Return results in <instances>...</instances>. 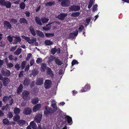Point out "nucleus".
I'll use <instances>...</instances> for the list:
<instances>
[{"instance_id":"obj_1","label":"nucleus","mask_w":129,"mask_h":129,"mask_svg":"<svg viewBox=\"0 0 129 129\" xmlns=\"http://www.w3.org/2000/svg\"><path fill=\"white\" fill-rule=\"evenodd\" d=\"M13 96L10 95L9 96H4L3 99V101L5 103H7L9 102V105H11L13 103L14 101L12 98Z\"/></svg>"},{"instance_id":"obj_2","label":"nucleus","mask_w":129,"mask_h":129,"mask_svg":"<svg viewBox=\"0 0 129 129\" xmlns=\"http://www.w3.org/2000/svg\"><path fill=\"white\" fill-rule=\"evenodd\" d=\"M53 109L48 106H45V110L44 111V114L46 116L48 115H52L54 113Z\"/></svg>"},{"instance_id":"obj_3","label":"nucleus","mask_w":129,"mask_h":129,"mask_svg":"<svg viewBox=\"0 0 129 129\" xmlns=\"http://www.w3.org/2000/svg\"><path fill=\"white\" fill-rule=\"evenodd\" d=\"M21 37L22 38L26 40L29 44H33L36 41V38L35 37H32L31 39L30 38L23 35H22Z\"/></svg>"},{"instance_id":"obj_4","label":"nucleus","mask_w":129,"mask_h":129,"mask_svg":"<svg viewBox=\"0 0 129 129\" xmlns=\"http://www.w3.org/2000/svg\"><path fill=\"white\" fill-rule=\"evenodd\" d=\"M30 91L26 90L23 91L22 94V98L24 100H28L30 99L29 94Z\"/></svg>"},{"instance_id":"obj_5","label":"nucleus","mask_w":129,"mask_h":129,"mask_svg":"<svg viewBox=\"0 0 129 129\" xmlns=\"http://www.w3.org/2000/svg\"><path fill=\"white\" fill-rule=\"evenodd\" d=\"M0 5L5 6L7 8H10L11 6V4L9 1H6L5 0H0Z\"/></svg>"},{"instance_id":"obj_6","label":"nucleus","mask_w":129,"mask_h":129,"mask_svg":"<svg viewBox=\"0 0 129 129\" xmlns=\"http://www.w3.org/2000/svg\"><path fill=\"white\" fill-rule=\"evenodd\" d=\"M62 121L65 123L67 122L70 125H71L73 123L71 117L68 115H66L65 117L63 119Z\"/></svg>"},{"instance_id":"obj_7","label":"nucleus","mask_w":129,"mask_h":129,"mask_svg":"<svg viewBox=\"0 0 129 129\" xmlns=\"http://www.w3.org/2000/svg\"><path fill=\"white\" fill-rule=\"evenodd\" d=\"M52 85L51 81L50 80H46L44 83V86L45 89L50 88Z\"/></svg>"},{"instance_id":"obj_8","label":"nucleus","mask_w":129,"mask_h":129,"mask_svg":"<svg viewBox=\"0 0 129 129\" xmlns=\"http://www.w3.org/2000/svg\"><path fill=\"white\" fill-rule=\"evenodd\" d=\"M59 2L62 1L61 3V5L63 7H68L70 4V0H58Z\"/></svg>"},{"instance_id":"obj_9","label":"nucleus","mask_w":129,"mask_h":129,"mask_svg":"<svg viewBox=\"0 0 129 129\" xmlns=\"http://www.w3.org/2000/svg\"><path fill=\"white\" fill-rule=\"evenodd\" d=\"M80 9V7L78 5H72L69 7L70 10L72 11H78Z\"/></svg>"},{"instance_id":"obj_10","label":"nucleus","mask_w":129,"mask_h":129,"mask_svg":"<svg viewBox=\"0 0 129 129\" xmlns=\"http://www.w3.org/2000/svg\"><path fill=\"white\" fill-rule=\"evenodd\" d=\"M4 26L6 29H11L12 28V26L11 23L7 21H5L4 22Z\"/></svg>"},{"instance_id":"obj_11","label":"nucleus","mask_w":129,"mask_h":129,"mask_svg":"<svg viewBox=\"0 0 129 129\" xmlns=\"http://www.w3.org/2000/svg\"><path fill=\"white\" fill-rule=\"evenodd\" d=\"M32 112V109L30 107H27L23 110V113L25 115H28L31 114Z\"/></svg>"},{"instance_id":"obj_12","label":"nucleus","mask_w":129,"mask_h":129,"mask_svg":"<svg viewBox=\"0 0 129 129\" xmlns=\"http://www.w3.org/2000/svg\"><path fill=\"white\" fill-rule=\"evenodd\" d=\"M1 72L3 76L6 77H9L11 75V73L10 71L7 70L5 71L3 69L1 71Z\"/></svg>"},{"instance_id":"obj_13","label":"nucleus","mask_w":129,"mask_h":129,"mask_svg":"<svg viewBox=\"0 0 129 129\" xmlns=\"http://www.w3.org/2000/svg\"><path fill=\"white\" fill-rule=\"evenodd\" d=\"M42 115L40 114H37L35 117L34 120L37 123H40L41 120Z\"/></svg>"},{"instance_id":"obj_14","label":"nucleus","mask_w":129,"mask_h":129,"mask_svg":"<svg viewBox=\"0 0 129 129\" xmlns=\"http://www.w3.org/2000/svg\"><path fill=\"white\" fill-rule=\"evenodd\" d=\"M67 14L66 13H60L58 16L56 17V18H58L60 20H63L64 19L65 17L67 16Z\"/></svg>"},{"instance_id":"obj_15","label":"nucleus","mask_w":129,"mask_h":129,"mask_svg":"<svg viewBox=\"0 0 129 129\" xmlns=\"http://www.w3.org/2000/svg\"><path fill=\"white\" fill-rule=\"evenodd\" d=\"M4 86L6 87L9 84L10 82L9 79L7 77H5L2 81Z\"/></svg>"},{"instance_id":"obj_16","label":"nucleus","mask_w":129,"mask_h":129,"mask_svg":"<svg viewBox=\"0 0 129 129\" xmlns=\"http://www.w3.org/2000/svg\"><path fill=\"white\" fill-rule=\"evenodd\" d=\"M44 79L43 78H38L36 80V84L37 85H41L43 83Z\"/></svg>"},{"instance_id":"obj_17","label":"nucleus","mask_w":129,"mask_h":129,"mask_svg":"<svg viewBox=\"0 0 129 129\" xmlns=\"http://www.w3.org/2000/svg\"><path fill=\"white\" fill-rule=\"evenodd\" d=\"M46 72L48 75H50L51 78H53L54 76V74L53 73V71L49 67H47L46 69Z\"/></svg>"},{"instance_id":"obj_18","label":"nucleus","mask_w":129,"mask_h":129,"mask_svg":"<svg viewBox=\"0 0 129 129\" xmlns=\"http://www.w3.org/2000/svg\"><path fill=\"white\" fill-rule=\"evenodd\" d=\"M41 107V104H38L35 105L33 107V111L34 112H36L39 110Z\"/></svg>"},{"instance_id":"obj_19","label":"nucleus","mask_w":129,"mask_h":129,"mask_svg":"<svg viewBox=\"0 0 129 129\" xmlns=\"http://www.w3.org/2000/svg\"><path fill=\"white\" fill-rule=\"evenodd\" d=\"M47 67L46 64L45 63H42L41 64L40 70L42 72H44L46 69H47Z\"/></svg>"},{"instance_id":"obj_20","label":"nucleus","mask_w":129,"mask_h":129,"mask_svg":"<svg viewBox=\"0 0 129 129\" xmlns=\"http://www.w3.org/2000/svg\"><path fill=\"white\" fill-rule=\"evenodd\" d=\"M15 38L14 40V42L13 43V44H16L18 42H20L21 41V39L20 38L19 36H14Z\"/></svg>"},{"instance_id":"obj_21","label":"nucleus","mask_w":129,"mask_h":129,"mask_svg":"<svg viewBox=\"0 0 129 129\" xmlns=\"http://www.w3.org/2000/svg\"><path fill=\"white\" fill-rule=\"evenodd\" d=\"M30 80L29 78H26L24 80L23 84L25 86H28L29 84Z\"/></svg>"},{"instance_id":"obj_22","label":"nucleus","mask_w":129,"mask_h":129,"mask_svg":"<svg viewBox=\"0 0 129 129\" xmlns=\"http://www.w3.org/2000/svg\"><path fill=\"white\" fill-rule=\"evenodd\" d=\"M51 106L53 108V110H54L53 112L54 113L55 112H56L58 109L57 106L55 104V101H54V102L53 101L52 102Z\"/></svg>"},{"instance_id":"obj_23","label":"nucleus","mask_w":129,"mask_h":129,"mask_svg":"<svg viewBox=\"0 0 129 129\" xmlns=\"http://www.w3.org/2000/svg\"><path fill=\"white\" fill-rule=\"evenodd\" d=\"M19 21L21 24H23L24 25L27 24H28L27 21L25 18H20Z\"/></svg>"},{"instance_id":"obj_24","label":"nucleus","mask_w":129,"mask_h":129,"mask_svg":"<svg viewBox=\"0 0 129 129\" xmlns=\"http://www.w3.org/2000/svg\"><path fill=\"white\" fill-rule=\"evenodd\" d=\"M23 86L22 84H20L17 89V93L18 94H20L22 92Z\"/></svg>"},{"instance_id":"obj_25","label":"nucleus","mask_w":129,"mask_h":129,"mask_svg":"<svg viewBox=\"0 0 129 129\" xmlns=\"http://www.w3.org/2000/svg\"><path fill=\"white\" fill-rule=\"evenodd\" d=\"M41 20L40 18L37 16L35 17V21L36 23L37 24L40 26L42 25V24L41 22Z\"/></svg>"},{"instance_id":"obj_26","label":"nucleus","mask_w":129,"mask_h":129,"mask_svg":"<svg viewBox=\"0 0 129 129\" xmlns=\"http://www.w3.org/2000/svg\"><path fill=\"white\" fill-rule=\"evenodd\" d=\"M29 29L31 35L34 36H35L36 35V34L33 26H29Z\"/></svg>"},{"instance_id":"obj_27","label":"nucleus","mask_w":129,"mask_h":129,"mask_svg":"<svg viewBox=\"0 0 129 129\" xmlns=\"http://www.w3.org/2000/svg\"><path fill=\"white\" fill-rule=\"evenodd\" d=\"M89 85H90L87 84L85 86L84 88L81 89V91L82 92H85L88 91L90 89Z\"/></svg>"},{"instance_id":"obj_28","label":"nucleus","mask_w":129,"mask_h":129,"mask_svg":"<svg viewBox=\"0 0 129 129\" xmlns=\"http://www.w3.org/2000/svg\"><path fill=\"white\" fill-rule=\"evenodd\" d=\"M55 61L56 64L58 66H61L63 63L61 60L58 58H56L55 59Z\"/></svg>"},{"instance_id":"obj_29","label":"nucleus","mask_w":129,"mask_h":129,"mask_svg":"<svg viewBox=\"0 0 129 129\" xmlns=\"http://www.w3.org/2000/svg\"><path fill=\"white\" fill-rule=\"evenodd\" d=\"M80 12H73L70 15V16L73 18L78 17L80 15Z\"/></svg>"},{"instance_id":"obj_30","label":"nucleus","mask_w":129,"mask_h":129,"mask_svg":"<svg viewBox=\"0 0 129 129\" xmlns=\"http://www.w3.org/2000/svg\"><path fill=\"white\" fill-rule=\"evenodd\" d=\"M30 125L33 129H37V125L34 121H31L30 123Z\"/></svg>"},{"instance_id":"obj_31","label":"nucleus","mask_w":129,"mask_h":129,"mask_svg":"<svg viewBox=\"0 0 129 129\" xmlns=\"http://www.w3.org/2000/svg\"><path fill=\"white\" fill-rule=\"evenodd\" d=\"M39 101V100L38 98L35 97L31 99V102L32 104L35 105L37 104Z\"/></svg>"},{"instance_id":"obj_32","label":"nucleus","mask_w":129,"mask_h":129,"mask_svg":"<svg viewBox=\"0 0 129 129\" xmlns=\"http://www.w3.org/2000/svg\"><path fill=\"white\" fill-rule=\"evenodd\" d=\"M20 109L17 107L14 108L13 110L14 114L15 115H19L20 112Z\"/></svg>"},{"instance_id":"obj_33","label":"nucleus","mask_w":129,"mask_h":129,"mask_svg":"<svg viewBox=\"0 0 129 129\" xmlns=\"http://www.w3.org/2000/svg\"><path fill=\"white\" fill-rule=\"evenodd\" d=\"M26 123V121L25 120L22 119L19 120L18 122V124L20 126H22L25 125Z\"/></svg>"},{"instance_id":"obj_34","label":"nucleus","mask_w":129,"mask_h":129,"mask_svg":"<svg viewBox=\"0 0 129 129\" xmlns=\"http://www.w3.org/2000/svg\"><path fill=\"white\" fill-rule=\"evenodd\" d=\"M20 116L19 115H15L13 117L14 120L16 122H18L20 120Z\"/></svg>"},{"instance_id":"obj_35","label":"nucleus","mask_w":129,"mask_h":129,"mask_svg":"<svg viewBox=\"0 0 129 129\" xmlns=\"http://www.w3.org/2000/svg\"><path fill=\"white\" fill-rule=\"evenodd\" d=\"M37 34L40 37L43 38L45 37L44 35L42 32L39 30H37Z\"/></svg>"},{"instance_id":"obj_36","label":"nucleus","mask_w":129,"mask_h":129,"mask_svg":"<svg viewBox=\"0 0 129 129\" xmlns=\"http://www.w3.org/2000/svg\"><path fill=\"white\" fill-rule=\"evenodd\" d=\"M51 23H50L48 24H47L46 25L47 27H43V29L46 31L49 30L51 29V26H48L49 25H51Z\"/></svg>"},{"instance_id":"obj_37","label":"nucleus","mask_w":129,"mask_h":129,"mask_svg":"<svg viewBox=\"0 0 129 129\" xmlns=\"http://www.w3.org/2000/svg\"><path fill=\"white\" fill-rule=\"evenodd\" d=\"M56 57H54L53 56L50 55V57L49 58L48 60V63L51 62H52L53 60H55V59Z\"/></svg>"},{"instance_id":"obj_38","label":"nucleus","mask_w":129,"mask_h":129,"mask_svg":"<svg viewBox=\"0 0 129 129\" xmlns=\"http://www.w3.org/2000/svg\"><path fill=\"white\" fill-rule=\"evenodd\" d=\"M53 43L50 40H46L45 41V44L47 46H49L52 44Z\"/></svg>"},{"instance_id":"obj_39","label":"nucleus","mask_w":129,"mask_h":129,"mask_svg":"<svg viewBox=\"0 0 129 129\" xmlns=\"http://www.w3.org/2000/svg\"><path fill=\"white\" fill-rule=\"evenodd\" d=\"M49 20V19L45 17L41 18V21L43 23H45L47 22Z\"/></svg>"},{"instance_id":"obj_40","label":"nucleus","mask_w":129,"mask_h":129,"mask_svg":"<svg viewBox=\"0 0 129 129\" xmlns=\"http://www.w3.org/2000/svg\"><path fill=\"white\" fill-rule=\"evenodd\" d=\"M3 123L5 125H8L10 124V121L7 118H5L3 120Z\"/></svg>"},{"instance_id":"obj_41","label":"nucleus","mask_w":129,"mask_h":129,"mask_svg":"<svg viewBox=\"0 0 129 129\" xmlns=\"http://www.w3.org/2000/svg\"><path fill=\"white\" fill-rule=\"evenodd\" d=\"M22 49L21 48H18L14 52L15 55H19L21 52Z\"/></svg>"},{"instance_id":"obj_42","label":"nucleus","mask_w":129,"mask_h":129,"mask_svg":"<svg viewBox=\"0 0 129 129\" xmlns=\"http://www.w3.org/2000/svg\"><path fill=\"white\" fill-rule=\"evenodd\" d=\"M25 7V5L24 3L22 2L19 5V7L21 9H24Z\"/></svg>"},{"instance_id":"obj_43","label":"nucleus","mask_w":129,"mask_h":129,"mask_svg":"<svg viewBox=\"0 0 129 129\" xmlns=\"http://www.w3.org/2000/svg\"><path fill=\"white\" fill-rule=\"evenodd\" d=\"M94 1L93 0H90L89 2V4L88 6V8L89 9H90L92 6Z\"/></svg>"},{"instance_id":"obj_44","label":"nucleus","mask_w":129,"mask_h":129,"mask_svg":"<svg viewBox=\"0 0 129 129\" xmlns=\"http://www.w3.org/2000/svg\"><path fill=\"white\" fill-rule=\"evenodd\" d=\"M55 3L54 2H47L45 3V5L47 6H52L53 5H54Z\"/></svg>"},{"instance_id":"obj_45","label":"nucleus","mask_w":129,"mask_h":129,"mask_svg":"<svg viewBox=\"0 0 129 129\" xmlns=\"http://www.w3.org/2000/svg\"><path fill=\"white\" fill-rule=\"evenodd\" d=\"M7 38L10 43H11L12 42L13 39L12 37L10 36H8L7 37Z\"/></svg>"},{"instance_id":"obj_46","label":"nucleus","mask_w":129,"mask_h":129,"mask_svg":"<svg viewBox=\"0 0 129 129\" xmlns=\"http://www.w3.org/2000/svg\"><path fill=\"white\" fill-rule=\"evenodd\" d=\"M45 35L46 37H52L54 36V33H46L45 34Z\"/></svg>"},{"instance_id":"obj_47","label":"nucleus","mask_w":129,"mask_h":129,"mask_svg":"<svg viewBox=\"0 0 129 129\" xmlns=\"http://www.w3.org/2000/svg\"><path fill=\"white\" fill-rule=\"evenodd\" d=\"M57 49L55 48H52L51 50V53L53 55L54 54L57 52Z\"/></svg>"},{"instance_id":"obj_48","label":"nucleus","mask_w":129,"mask_h":129,"mask_svg":"<svg viewBox=\"0 0 129 129\" xmlns=\"http://www.w3.org/2000/svg\"><path fill=\"white\" fill-rule=\"evenodd\" d=\"M35 81H33L31 82L30 81V82L29 83V85L30 87L31 88H33L34 86L35 85Z\"/></svg>"},{"instance_id":"obj_49","label":"nucleus","mask_w":129,"mask_h":129,"mask_svg":"<svg viewBox=\"0 0 129 129\" xmlns=\"http://www.w3.org/2000/svg\"><path fill=\"white\" fill-rule=\"evenodd\" d=\"M10 21L11 23L14 24H16L17 22V20L14 19H11Z\"/></svg>"},{"instance_id":"obj_50","label":"nucleus","mask_w":129,"mask_h":129,"mask_svg":"<svg viewBox=\"0 0 129 129\" xmlns=\"http://www.w3.org/2000/svg\"><path fill=\"white\" fill-rule=\"evenodd\" d=\"M84 27L83 25H80L78 28L79 31V32L80 33L81 32L82 30L84 29Z\"/></svg>"},{"instance_id":"obj_51","label":"nucleus","mask_w":129,"mask_h":129,"mask_svg":"<svg viewBox=\"0 0 129 129\" xmlns=\"http://www.w3.org/2000/svg\"><path fill=\"white\" fill-rule=\"evenodd\" d=\"M26 63V62L25 61H23L21 64V69H23L25 67Z\"/></svg>"},{"instance_id":"obj_52","label":"nucleus","mask_w":129,"mask_h":129,"mask_svg":"<svg viewBox=\"0 0 129 129\" xmlns=\"http://www.w3.org/2000/svg\"><path fill=\"white\" fill-rule=\"evenodd\" d=\"M78 62L77 60H73L71 64L72 66H74L76 64H78Z\"/></svg>"},{"instance_id":"obj_53","label":"nucleus","mask_w":129,"mask_h":129,"mask_svg":"<svg viewBox=\"0 0 129 129\" xmlns=\"http://www.w3.org/2000/svg\"><path fill=\"white\" fill-rule=\"evenodd\" d=\"M32 55L31 53H29L27 55V57L25 58L26 61H27L29 60V59L30 58L31 56H32Z\"/></svg>"},{"instance_id":"obj_54","label":"nucleus","mask_w":129,"mask_h":129,"mask_svg":"<svg viewBox=\"0 0 129 129\" xmlns=\"http://www.w3.org/2000/svg\"><path fill=\"white\" fill-rule=\"evenodd\" d=\"M42 61V59L41 58H38L36 61V62L37 63L39 64Z\"/></svg>"},{"instance_id":"obj_55","label":"nucleus","mask_w":129,"mask_h":129,"mask_svg":"<svg viewBox=\"0 0 129 129\" xmlns=\"http://www.w3.org/2000/svg\"><path fill=\"white\" fill-rule=\"evenodd\" d=\"M17 47V45H16L15 46H12L10 49V51L12 52L14 51L16 49Z\"/></svg>"},{"instance_id":"obj_56","label":"nucleus","mask_w":129,"mask_h":129,"mask_svg":"<svg viewBox=\"0 0 129 129\" xmlns=\"http://www.w3.org/2000/svg\"><path fill=\"white\" fill-rule=\"evenodd\" d=\"M98 6V5L96 4H95V5L93 6L92 10L93 12H94L97 10V7Z\"/></svg>"},{"instance_id":"obj_57","label":"nucleus","mask_w":129,"mask_h":129,"mask_svg":"<svg viewBox=\"0 0 129 129\" xmlns=\"http://www.w3.org/2000/svg\"><path fill=\"white\" fill-rule=\"evenodd\" d=\"M15 67L17 70H18L20 68V66L19 64L17 63L15 65Z\"/></svg>"},{"instance_id":"obj_58","label":"nucleus","mask_w":129,"mask_h":129,"mask_svg":"<svg viewBox=\"0 0 129 129\" xmlns=\"http://www.w3.org/2000/svg\"><path fill=\"white\" fill-rule=\"evenodd\" d=\"M24 13L27 17H29L30 16V13L29 11H26L24 12Z\"/></svg>"},{"instance_id":"obj_59","label":"nucleus","mask_w":129,"mask_h":129,"mask_svg":"<svg viewBox=\"0 0 129 129\" xmlns=\"http://www.w3.org/2000/svg\"><path fill=\"white\" fill-rule=\"evenodd\" d=\"M8 118H12L13 117V115L12 113L10 112H9L7 115Z\"/></svg>"},{"instance_id":"obj_60","label":"nucleus","mask_w":129,"mask_h":129,"mask_svg":"<svg viewBox=\"0 0 129 129\" xmlns=\"http://www.w3.org/2000/svg\"><path fill=\"white\" fill-rule=\"evenodd\" d=\"M7 66L9 68H12L14 66V65L12 63H8L7 64Z\"/></svg>"},{"instance_id":"obj_61","label":"nucleus","mask_w":129,"mask_h":129,"mask_svg":"<svg viewBox=\"0 0 129 129\" xmlns=\"http://www.w3.org/2000/svg\"><path fill=\"white\" fill-rule=\"evenodd\" d=\"M74 36L73 35V33H71L68 36V38L73 39L74 38Z\"/></svg>"},{"instance_id":"obj_62","label":"nucleus","mask_w":129,"mask_h":129,"mask_svg":"<svg viewBox=\"0 0 129 129\" xmlns=\"http://www.w3.org/2000/svg\"><path fill=\"white\" fill-rule=\"evenodd\" d=\"M86 21L87 23V25H88L89 24V22L91 21L90 18H86Z\"/></svg>"},{"instance_id":"obj_63","label":"nucleus","mask_w":129,"mask_h":129,"mask_svg":"<svg viewBox=\"0 0 129 129\" xmlns=\"http://www.w3.org/2000/svg\"><path fill=\"white\" fill-rule=\"evenodd\" d=\"M78 31L77 30H76V31H74L73 33L74 36L76 37L78 35Z\"/></svg>"},{"instance_id":"obj_64","label":"nucleus","mask_w":129,"mask_h":129,"mask_svg":"<svg viewBox=\"0 0 129 129\" xmlns=\"http://www.w3.org/2000/svg\"><path fill=\"white\" fill-rule=\"evenodd\" d=\"M35 62V60L33 59H32L30 61V66H31L34 64Z\"/></svg>"}]
</instances>
